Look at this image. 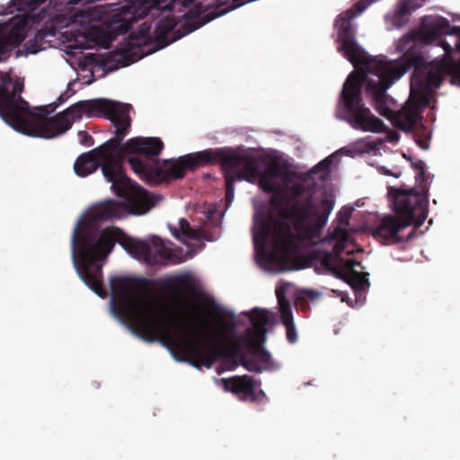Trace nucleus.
Here are the masks:
<instances>
[{"instance_id": "f257e3e1", "label": "nucleus", "mask_w": 460, "mask_h": 460, "mask_svg": "<svg viewBox=\"0 0 460 460\" xmlns=\"http://www.w3.org/2000/svg\"><path fill=\"white\" fill-rule=\"evenodd\" d=\"M367 7L364 2L341 13L336 22L337 50L355 66H363L360 72H352L347 77L341 98L342 119L353 128L365 132L381 133L387 128L363 102L361 91L373 98L376 111L391 117L386 91L395 80L414 68L411 89L428 93L438 89L446 76L450 83L460 85V26H450L444 17L426 16L418 31H411L397 42L396 50L404 52L401 59H379L368 56L356 40V28L352 20Z\"/></svg>"}, {"instance_id": "f03ea898", "label": "nucleus", "mask_w": 460, "mask_h": 460, "mask_svg": "<svg viewBox=\"0 0 460 460\" xmlns=\"http://www.w3.org/2000/svg\"><path fill=\"white\" fill-rule=\"evenodd\" d=\"M113 311L121 316L147 341H159L174 358L199 368H210L221 358L235 359L247 346L251 356L263 350L265 335L249 333L232 341L228 334L236 329L234 314L225 311L214 302L209 307L216 311L218 327L208 322L183 324L174 321L162 302L149 295L155 282L146 278L114 276L110 279Z\"/></svg>"}, {"instance_id": "7ed1b4c3", "label": "nucleus", "mask_w": 460, "mask_h": 460, "mask_svg": "<svg viewBox=\"0 0 460 460\" xmlns=\"http://www.w3.org/2000/svg\"><path fill=\"white\" fill-rule=\"evenodd\" d=\"M116 243L133 257L149 265L178 264L182 261L157 236H153L148 243L132 238L116 226L106 227L99 233L90 224L80 220L72 235L74 264L85 285L102 298L106 296L102 266L97 261L105 259Z\"/></svg>"}, {"instance_id": "20e7f679", "label": "nucleus", "mask_w": 460, "mask_h": 460, "mask_svg": "<svg viewBox=\"0 0 460 460\" xmlns=\"http://www.w3.org/2000/svg\"><path fill=\"white\" fill-rule=\"evenodd\" d=\"M131 109L130 104L120 102L114 112L105 117L115 128V136L93 149L102 162L103 176L121 191V189L118 188V185L122 184L121 181H131L122 167L121 155L127 153V161L130 168L147 184L158 185L170 180H177L178 178L171 176V168L178 164L182 156L176 160H164L160 164L158 156L164 148V143L159 137H133L121 146L131 126Z\"/></svg>"}, {"instance_id": "39448f33", "label": "nucleus", "mask_w": 460, "mask_h": 460, "mask_svg": "<svg viewBox=\"0 0 460 460\" xmlns=\"http://www.w3.org/2000/svg\"><path fill=\"white\" fill-rule=\"evenodd\" d=\"M8 87L11 127L18 132L34 137L53 138L67 131L74 121L82 119L84 114L87 117L105 118L111 112H114L120 103L107 99L80 101L54 117L48 118L30 111L28 102L21 96L24 90L22 79L10 75Z\"/></svg>"}, {"instance_id": "423d86ee", "label": "nucleus", "mask_w": 460, "mask_h": 460, "mask_svg": "<svg viewBox=\"0 0 460 460\" xmlns=\"http://www.w3.org/2000/svg\"><path fill=\"white\" fill-rule=\"evenodd\" d=\"M216 162L221 164L225 172L226 200L233 199L234 182L240 180L253 181L258 179L260 187L265 192L279 194V186L274 180L283 174L285 164L273 160L260 172L255 157L241 155L232 149H208L182 155L180 163L171 168V176L183 178L187 170L195 171L199 166Z\"/></svg>"}, {"instance_id": "0eeeda50", "label": "nucleus", "mask_w": 460, "mask_h": 460, "mask_svg": "<svg viewBox=\"0 0 460 460\" xmlns=\"http://www.w3.org/2000/svg\"><path fill=\"white\" fill-rule=\"evenodd\" d=\"M391 197L395 215L384 217L373 230V236L385 244H396L404 241L400 233L414 225L420 227L428 217V201L414 189L404 190L390 187Z\"/></svg>"}, {"instance_id": "6e6552de", "label": "nucleus", "mask_w": 460, "mask_h": 460, "mask_svg": "<svg viewBox=\"0 0 460 460\" xmlns=\"http://www.w3.org/2000/svg\"><path fill=\"white\" fill-rule=\"evenodd\" d=\"M304 191L301 184L295 185L292 190V204H286L279 214L284 219L292 222L299 241H313L321 236L333 209L334 199L328 197L315 204L313 196L309 195L303 201L296 200Z\"/></svg>"}, {"instance_id": "1a4fd4ad", "label": "nucleus", "mask_w": 460, "mask_h": 460, "mask_svg": "<svg viewBox=\"0 0 460 460\" xmlns=\"http://www.w3.org/2000/svg\"><path fill=\"white\" fill-rule=\"evenodd\" d=\"M295 237L288 225L273 223L271 217L263 215L254 218V248L257 255L268 262L284 264L295 248Z\"/></svg>"}, {"instance_id": "9d476101", "label": "nucleus", "mask_w": 460, "mask_h": 460, "mask_svg": "<svg viewBox=\"0 0 460 460\" xmlns=\"http://www.w3.org/2000/svg\"><path fill=\"white\" fill-rule=\"evenodd\" d=\"M121 183L118 185L121 191H119L113 184L111 188L117 196L125 200L108 199L97 205L92 211L93 221L119 219L128 214L144 215L155 206L152 196L138 184L132 181H121Z\"/></svg>"}, {"instance_id": "9b49d317", "label": "nucleus", "mask_w": 460, "mask_h": 460, "mask_svg": "<svg viewBox=\"0 0 460 460\" xmlns=\"http://www.w3.org/2000/svg\"><path fill=\"white\" fill-rule=\"evenodd\" d=\"M221 383L226 392H230L243 401L260 402L265 398V393L261 389V382L252 376H234L222 378Z\"/></svg>"}, {"instance_id": "f8f14e48", "label": "nucleus", "mask_w": 460, "mask_h": 460, "mask_svg": "<svg viewBox=\"0 0 460 460\" xmlns=\"http://www.w3.org/2000/svg\"><path fill=\"white\" fill-rule=\"evenodd\" d=\"M27 22L18 21L11 27L5 25L0 30V61L12 49L20 45L26 37Z\"/></svg>"}, {"instance_id": "ddd939ff", "label": "nucleus", "mask_w": 460, "mask_h": 460, "mask_svg": "<svg viewBox=\"0 0 460 460\" xmlns=\"http://www.w3.org/2000/svg\"><path fill=\"white\" fill-rule=\"evenodd\" d=\"M360 263L355 260H347L345 261L344 272H333L338 279L349 284L354 289L363 290L369 286L367 276V273L355 270V266Z\"/></svg>"}, {"instance_id": "4468645a", "label": "nucleus", "mask_w": 460, "mask_h": 460, "mask_svg": "<svg viewBox=\"0 0 460 460\" xmlns=\"http://www.w3.org/2000/svg\"><path fill=\"white\" fill-rule=\"evenodd\" d=\"M278 302L280 311V319L286 328V337L289 343H295L297 341V333L293 319V314L290 303L277 292Z\"/></svg>"}, {"instance_id": "2eb2a0df", "label": "nucleus", "mask_w": 460, "mask_h": 460, "mask_svg": "<svg viewBox=\"0 0 460 460\" xmlns=\"http://www.w3.org/2000/svg\"><path fill=\"white\" fill-rule=\"evenodd\" d=\"M240 363L247 370L256 373H261L263 370L273 368L271 356L265 349L250 358H247L246 355L242 354Z\"/></svg>"}, {"instance_id": "dca6fc26", "label": "nucleus", "mask_w": 460, "mask_h": 460, "mask_svg": "<svg viewBox=\"0 0 460 460\" xmlns=\"http://www.w3.org/2000/svg\"><path fill=\"white\" fill-rule=\"evenodd\" d=\"M100 166L102 167V162L91 150L77 157L74 164V171L79 177H86L94 172Z\"/></svg>"}, {"instance_id": "f3484780", "label": "nucleus", "mask_w": 460, "mask_h": 460, "mask_svg": "<svg viewBox=\"0 0 460 460\" xmlns=\"http://www.w3.org/2000/svg\"><path fill=\"white\" fill-rule=\"evenodd\" d=\"M420 119V114L418 107L411 104L403 108L395 115L394 124L402 130L411 131Z\"/></svg>"}, {"instance_id": "a211bd4d", "label": "nucleus", "mask_w": 460, "mask_h": 460, "mask_svg": "<svg viewBox=\"0 0 460 460\" xmlns=\"http://www.w3.org/2000/svg\"><path fill=\"white\" fill-rule=\"evenodd\" d=\"M1 84H0V118L9 126H11V122L9 121L10 114V75L9 74H2L0 77Z\"/></svg>"}, {"instance_id": "6ab92c4d", "label": "nucleus", "mask_w": 460, "mask_h": 460, "mask_svg": "<svg viewBox=\"0 0 460 460\" xmlns=\"http://www.w3.org/2000/svg\"><path fill=\"white\" fill-rule=\"evenodd\" d=\"M246 315L252 324V328H249L247 332L249 333L259 334L261 337L264 336L266 334V326L269 323V311L254 308L247 313Z\"/></svg>"}, {"instance_id": "aec40b11", "label": "nucleus", "mask_w": 460, "mask_h": 460, "mask_svg": "<svg viewBox=\"0 0 460 460\" xmlns=\"http://www.w3.org/2000/svg\"><path fill=\"white\" fill-rule=\"evenodd\" d=\"M165 284L175 292L186 291L188 293H194L196 288L195 281L187 274L171 277L166 280Z\"/></svg>"}, {"instance_id": "412c9836", "label": "nucleus", "mask_w": 460, "mask_h": 460, "mask_svg": "<svg viewBox=\"0 0 460 460\" xmlns=\"http://www.w3.org/2000/svg\"><path fill=\"white\" fill-rule=\"evenodd\" d=\"M309 256L311 260L320 261L321 265L327 270L332 271V274L333 272H339L334 268V262L339 261V260L332 252L327 251H313Z\"/></svg>"}, {"instance_id": "4be33fe9", "label": "nucleus", "mask_w": 460, "mask_h": 460, "mask_svg": "<svg viewBox=\"0 0 460 460\" xmlns=\"http://www.w3.org/2000/svg\"><path fill=\"white\" fill-rule=\"evenodd\" d=\"M172 235L179 239L194 240L197 237V232L191 228L190 223L185 218L179 220V228L171 227Z\"/></svg>"}, {"instance_id": "5701e85b", "label": "nucleus", "mask_w": 460, "mask_h": 460, "mask_svg": "<svg viewBox=\"0 0 460 460\" xmlns=\"http://www.w3.org/2000/svg\"><path fill=\"white\" fill-rule=\"evenodd\" d=\"M411 163L412 168L417 171L416 181L419 182L420 187L423 194L418 191L420 195L427 197V176H426V164L422 160L412 161L411 157L408 158Z\"/></svg>"}, {"instance_id": "b1692460", "label": "nucleus", "mask_w": 460, "mask_h": 460, "mask_svg": "<svg viewBox=\"0 0 460 460\" xmlns=\"http://www.w3.org/2000/svg\"><path fill=\"white\" fill-rule=\"evenodd\" d=\"M347 236H348V234L344 229L338 227L337 229L334 230V237H340L341 240L334 245L333 252H332V253L337 260H339V262L343 265V269L345 268V261L347 260H344L343 258H341V253L344 250V244L342 243V241L346 240Z\"/></svg>"}, {"instance_id": "393cba45", "label": "nucleus", "mask_w": 460, "mask_h": 460, "mask_svg": "<svg viewBox=\"0 0 460 460\" xmlns=\"http://www.w3.org/2000/svg\"><path fill=\"white\" fill-rule=\"evenodd\" d=\"M44 40V34L38 31L32 40L25 43V48L28 53L36 54L41 49V44Z\"/></svg>"}, {"instance_id": "a878e982", "label": "nucleus", "mask_w": 460, "mask_h": 460, "mask_svg": "<svg viewBox=\"0 0 460 460\" xmlns=\"http://www.w3.org/2000/svg\"><path fill=\"white\" fill-rule=\"evenodd\" d=\"M332 164V157L328 156L322 160L320 163H318L315 166L313 167L311 172L312 173H317L318 172L322 171L325 173H328L330 172L331 165Z\"/></svg>"}, {"instance_id": "bb28decb", "label": "nucleus", "mask_w": 460, "mask_h": 460, "mask_svg": "<svg viewBox=\"0 0 460 460\" xmlns=\"http://www.w3.org/2000/svg\"><path fill=\"white\" fill-rule=\"evenodd\" d=\"M78 137L80 144L83 146H92L94 144L93 137L87 131L80 130L78 132Z\"/></svg>"}, {"instance_id": "cd10ccee", "label": "nucleus", "mask_w": 460, "mask_h": 460, "mask_svg": "<svg viewBox=\"0 0 460 460\" xmlns=\"http://www.w3.org/2000/svg\"><path fill=\"white\" fill-rule=\"evenodd\" d=\"M272 194H273V196L270 199V205L274 208H280V209H281L285 206V205L282 206V204L285 201L286 196L281 192L280 190H279V194H278V193H272Z\"/></svg>"}, {"instance_id": "c85d7f7f", "label": "nucleus", "mask_w": 460, "mask_h": 460, "mask_svg": "<svg viewBox=\"0 0 460 460\" xmlns=\"http://www.w3.org/2000/svg\"><path fill=\"white\" fill-rule=\"evenodd\" d=\"M21 4H25L30 10L37 9L40 4L45 3L47 0H19Z\"/></svg>"}, {"instance_id": "c756f323", "label": "nucleus", "mask_w": 460, "mask_h": 460, "mask_svg": "<svg viewBox=\"0 0 460 460\" xmlns=\"http://www.w3.org/2000/svg\"><path fill=\"white\" fill-rule=\"evenodd\" d=\"M294 176H295V173L291 172L290 171H288V169L285 165V169L283 171V174L279 177V179H281L282 182L286 186H288L289 183L292 182Z\"/></svg>"}, {"instance_id": "7c9ffc66", "label": "nucleus", "mask_w": 460, "mask_h": 460, "mask_svg": "<svg viewBox=\"0 0 460 460\" xmlns=\"http://www.w3.org/2000/svg\"><path fill=\"white\" fill-rule=\"evenodd\" d=\"M304 293L305 296L311 300L316 299L319 296V293L313 289H306Z\"/></svg>"}, {"instance_id": "2f4dec72", "label": "nucleus", "mask_w": 460, "mask_h": 460, "mask_svg": "<svg viewBox=\"0 0 460 460\" xmlns=\"http://www.w3.org/2000/svg\"><path fill=\"white\" fill-rule=\"evenodd\" d=\"M416 141H417V144L419 145V146L421 147L422 149L429 148L428 139L418 138Z\"/></svg>"}, {"instance_id": "473e14b6", "label": "nucleus", "mask_w": 460, "mask_h": 460, "mask_svg": "<svg viewBox=\"0 0 460 460\" xmlns=\"http://www.w3.org/2000/svg\"><path fill=\"white\" fill-rule=\"evenodd\" d=\"M380 172H382L385 175H393L396 178H398L400 176V173L399 174H395V173H392L390 170L385 168L384 166L380 167Z\"/></svg>"}, {"instance_id": "72a5a7b5", "label": "nucleus", "mask_w": 460, "mask_h": 460, "mask_svg": "<svg viewBox=\"0 0 460 460\" xmlns=\"http://www.w3.org/2000/svg\"><path fill=\"white\" fill-rule=\"evenodd\" d=\"M411 234H413V231L411 232V234L409 236H407V238H406L405 240L410 239V237H411Z\"/></svg>"}, {"instance_id": "f704fd0d", "label": "nucleus", "mask_w": 460, "mask_h": 460, "mask_svg": "<svg viewBox=\"0 0 460 460\" xmlns=\"http://www.w3.org/2000/svg\"><path fill=\"white\" fill-rule=\"evenodd\" d=\"M350 215V211L349 213H347L346 217H349Z\"/></svg>"}]
</instances>
